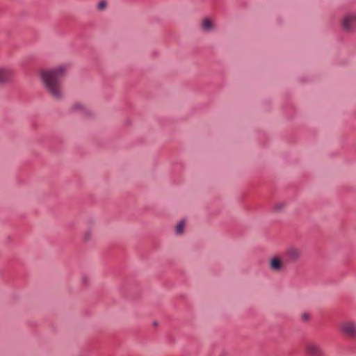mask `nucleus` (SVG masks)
Returning a JSON list of instances; mask_svg holds the SVG:
<instances>
[{
    "label": "nucleus",
    "mask_w": 356,
    "mask_h": 356,
    "mask_svg": "<svg viewBox=\"0 0 356 356\" xmlns=\"http://www.w3.org/2000/svg\"><path fill=\"white\" fill-rule=\"evenodd\" d=\"M68 70L67 65H60L54 68L43 70L40 77L47 94L54 100H61L64 97V90L60 78Z\"/></svg>",
    "instance_id": "nucleus-1"
},
{
    "label": "nucleus",
    "mask_w": 356,
    "mask_h": 356,
    "mask_svg": "<svg viewBox=\"0 0 356 356\" xmlns=\"http://www.w3.org/2000/svg\"><path fill=\"white\" fill-rule=\"evenodd\" d=\"M340 26L346 33H353L356 31V12L344 14L340 20Z\"/></svg>",
    "instance_id": "nucleus-2"
},
{
    "label": "nucleus",
    "mask_w": 356,
    "mask_h": 356,
    "mask_svg": "<svg viewBox=\"0 0 356 356\" xmlns=\"http://www.w3.org/2000/svg\"><path fill=\"white\" fill-rule=\"evenodd\" d=\"M268 266L273 273H279L284 271L286 268V264L282 255L277 254L271 257L268 260Z\"/></svg>",
    "instance_id": "nucleus-3"
},
{
    "label": "nucleus",
    "mask_w": 356,
    "mask_h": 356,
    "mask_svg": "<svg viewBox=\"0 0 356 356\" xmlns=\"http://www.w3.org/2000/svg\"><path fill=\"white\" fill-rule=\"evenodd\" d=\"M340 330L349 338H356V322L351 320L343 322L341 324Z\"/></svg>",
    "instance_id": "nucleus-4"
},
{
    "label": "nucleus",
    "mask_w": 356,
    "mask_h": 356,
    "mask_svg": "<svg viewBox=\"0 0 356 356\" xmlns=\"http://www.w3.org/2000/svg\"><path fill=\"white\" fill-rule=\"evenodd\" d=\"M305 353L308 356H325L321 346L316 341H309L306 344Z\"/></svg>",
    "instance_id": "nucleus-5"
},
{
    "label": "nucleus",
    "mask_w": 356,
    "mask_h": 356,
    "mask_svg": "<svg viewBox=\"0 0 356 356\" xmlns=\"http://www.w3.org/2000/svg\"><path fill=\"white\" fill-rule=\"evenodd\" d=\"M14 75L13 70L8 66H0V86L9 83Z\"/></svg>",
    "instance_id": "nucleus-6"
},
{
    "label": "nucleus",
    "mask_w": 356,
    "mask_h": 356,
    "mask_svg": "<svg viewBox=\"0 0 356 356\" xmlns=\"http://www.w3.org/2000/svg\"><path fill=\"white\" fill-rule=\"evenodd\" d=\"M200 27L204 33H211L215 31L216 29L214 20L209 17L202 19L200 22Z\"/></svg>",
    "instance_id": "nucleus-7"
},
{
    "label": "nucleus",
    "mask_w": 356,
    "mask_h": 356,
    "mask_svg": "<svg viewBox=\"0 0 356 356\" xmlns=\"http://www.w3.org/2000/svg\"><path fill=\"white\" fill-rule=\"evenodd\" d=\"M300 250L294 247H290L284 252V255L289 261L298 260L300 257Z\"/></svg>",
    "instance_id": "nucleus-8"
},
{
    "label": "nucleus",
    "mask_w": 356,
    "mask_h": 356,
    "mask_svg": "<svg viewBox=\"0 0 356 356\" xmlns=\"http://www.w3.org/2000/svg\"><path fill=\"white\" fill-rule=\"evenodd\" d=\"M286 207V203L283 201L277 202L273 207V211L275 213L282 212Z\"/></svg>",
    "instance_id": "nucleus-9"
},
{
    "label": "nucleus",
    "mask_w": 356,
    "mask_h": 356,
    "mask_svg": "<svg viewBox=\"0 0 356 356\" xmlns=\"http://www.w3.org/2000/svg\"><path fill=\"white\" fill-rule=\"evenodd\" d=\"M185 225L186 223L184 220L179 222L175 227V234L177 235H181L184 232Z\"/></svg>",
    "instance_id": "nucleus-10"
},
{
    "label": "nucleus",
    "mask_w": 356,
    "mask_h": 356,
    "mask_svg": "<svg viewBox=\"0 0 356 356\" xmlns=\"http://www.w3.org/2000/svg\"><path fill=\"white\" fill-rule=\"evenodd\" d=\"M72 108L74 111H81L84 108V106L81 103H75Z\"/></svg>",
    "instance_id": "nucleus-11"
},
{
    "label": "nucleus",
    "mask_w": 356,
    "mask_h": 356,
    "mask_svg": "<svg viewBox=\"0 0 356 356\" xmlns=\"http://www.w3.org/2000/svg\"><path fill=\"white\" fill-rule=\"evenodd\" d=\"M300 318L302 321L307 322L310 319V314L309 313L305 312L301 314Z\"/></svg>",
    "instance_id": "nucleus-12"
},
{
    "label": "nucleus",
    "mask_w": 356,
    "mask_h": 356,
    "mask_svg": "<svg viewBox=\"0 0 356 356\" xmlns=\"http://www.w3.org/2000/svg\"><path fill=\"white\" fill-rule=\"evenodd\" d=\"M106 1H101L100 2L98 3L97 4V8L98 10H103L106 8Z\"/></svg>",
    "instance_id": "nucleus-13"
},
{
    "label": "nucleus",
    "mask_w": 356,
    "mask_h": 356,
    "mask_svg": "<svg viewBox=\"0 0 356 356\" xmlns=\"http://www.w3.org/2000/svg\"><path fill=\"white\" fill-rule=\"evenodd\" d=\"M90 234L89 232H87L85 234H84V240L85 241H88L90 239Z\"/></svg>",
    "instance_id": "nucleus-14"
}]
</instances>
